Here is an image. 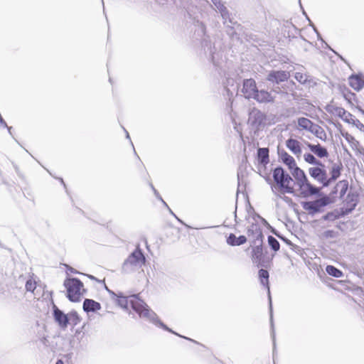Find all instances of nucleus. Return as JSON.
I'll list each match as a JSON object with an SVG mask.
<instances>
[{"instance_id":"22","label":"nucleus","mask_w":364,"mask_h":364,"mask_svg":"<svg viewBox=\"0 0 364 364\" xmlns=\"http://www.w3.org/2000/svg\"><path fill=\"white\" fill-rule=\"evenodd\" d=\"M341 135L348 141V143L350 144V147L353 150H356L360 154H364L363 152L364 151V148H360V142L358 140H356L353 136L350 135L346 131H341Z\"/></svg>"},{"instance_id":"13","label":"nucleus","mask_w":364,"mask_h":364,"mask_svg":"<svg viewBox=\"0 0 364 364\" xmlns=\"http://www.w3.org/2000/svg\"><path fill=\"white\" fill-rule=\"evenodd\" d=\"M289 77V73L286 70H272L268 73L266 77V80L274 84L279 85L287 81Z\"/></svg>"},{"instance_id":"40","label":"nucleus","mask_w":364,"mask_h":364,"mask_svg":"<svg viewBox=\"0 0 364 364\" xmlns=\"http://www.w3.org/2000/svg\"><path fill=\"white\" fill-rule=\"evenodd\" d=\"M337 219H339V217L338 215V209H334L332 211H329L326 214H325L322 216V220H323L334 221Z\"/></svg>"},{"instance_id":"51","label":"nucleus","mask_w":364,"mask_h":364,"mask_svg":"<svg viewBox=\"0 0 364 364\" xmlns=\"http://www.w3.org/2000/svg\"><path fill=\"white\" fill-rule=\"evenodd\" d=\"M264 226L267 228L273 235L277 237L279 235V232L272 226L268 222H264Z\"/></svg>"},{"instance_id":"58","label":"nucleus","mask_w":364,"mask_h":364,"mask_svg":"<svg viewBox=\"0 0 364 364\" xmlns=\"http://www.w3.org/2000/svg\"><path fill=\"white\" fill-rule=\"evenodd\" d=\"M228 23L229 25L234 26L235 27H237V28H242L241 25L240 23H238L237 21H233V19L232 18H229V19L228 21Z\"/></svg>"},{"instance_id":"8","label":"nucleus","mask_w":364,"mask_h":364,"mask_svg":"<svg viewBox=\"0 0 364 364\" xmlns=\"http://www.w3.org/2000/svg\"><path fill=\"white\" fill-rule=\"evenodd\" d=\"M267 121V115L261 110L253 108L249 112L248 122L255 129V132H257L265 127Z\"/></svg>"},{"instance_id":"27","label":"nucleus","mask_w":364,"mask_h":364,"mask_svg":"<svg viewBox=\"0 0 364 364\" xmlns=\"http://www.w3.org/2000/svg\"><path fill=\"white\" fill-rule=\"evenodd\" d=\"M180 229L171 224L167 225L165 228L166 236L172 242L178 240L180 238Z\"/></svg>"},{"instance_id":"28","label":"nucleus","mask_w":364,"mask_h":364,"mask_svg":"<svg viewBox=\"0 0 364 364\" xmlns=\"http://www.w3.org/2000/svg\"><path fill=\"white\" fill-rule=\"evenodd\" d=\"M291 174L296 181V185L307 178L304 170L299 168L297 164L289 169Z\"/></svg>"},{"instance_id":"21","label":"nucleus","mask_w":364,"mask_h":364,"mask_svg":"<svg viewBox=\"0 0 364 364\" xmlns=\"http://www.w3.org/2000/svg\"><path fill=\"white\" fill-rule=\"evenodd\" d=\"M269 150L268 148L259 147L257 151V161L259 166L266 167L269 162Z\"/></svg>"},{"instance_id":"35","label":"nucleus","mask_w":364,"mask_h":364,"mask_svg":"<svg viewBox=\"0 0 364 364\" xmlns=\"http://www.w3.org/2000/svg\"><path fill=\"white\" fill-rule=\"evenodd\" d=\"M267 242L269 248L274 252H277L280 249V244L279 241L272 235H268Z\"/></svg>"},{"instance_id":"48","label":"nucleus","mask_w":364,"mask_h":364,"mask_svg":"<svg viewBox=\"0 0 364 364\" xmlns=\"http://www.w3.org/2000/svg\"><path fill=\"white\" fill-rule=\"evenodd\" d=\"M349 124H352L360 131L364 132V124L361 123L358 119H355V117L352 118Z\"/></svg>"},{"instance_id":"14","label":"nucleus","mask_w":364,"mask_h":364,"mask_svg":"<svg viewBox=\"0 0 364 364\" xmlns=\"http://www.w3.org/2000/svg\"><path fill=\"white\" fill-rule=\"evenodd\" d=\"M327 112L331 114H336L339 118L346 123H350L354 116L346 111L344 108L328 104L325 107Z\"/></svg>"},{"instance_id":"60","label":"nucleus","mask_w":364,"mask_h":364,"mask_svg":"<svg viewBox=\"0 0 364 364\" xmlns=\"http://www.w3.org/2000/svg\"><path fill=\"white\" fill-rule=\"evenodd\" d=\"M291 245H289V247L291 250H293L294 252L298 253L299 252L301 251V247L295 244H294L293 242H291Z\"/></svg>"},{"instance_id":"42","label":"nucleus","mask_w":364,"mask_h":364,"mask_svg":"<svg viewBox=\"0 0 364 364\" xmlns=\"http://www.w3.org/2000/svg\"><path fill=\"white\" fill-rule=\"evenodd\" d=\"M253 239L250 240V243L255 242V244L263 245L264 236L261 228L259 231L253 236Z\"/></svg>"},{"instance_id":"53","label":"nucleus","mask_w":364,"mask_h":364,"mask_svg":"<svg viewBox=\"0 0 364 364\" xmlns=\"http://www.w3.org/2000/svg\"><path fill=\"white\" fill-rule=\"evenodd\" d=\"M221 16L223 18V19L224 20V25L227 24L228 23V21L229 19V18H230V14L228 12V11L226 9V8H224V9H223L221 11Z\"/></svg>"},{"instance_id":"3","label":"nucleus","mask_w":364,"mask_h":364,"mask_svg":"<svg viewBox=\"0 0 364 364\" xmlns=\"http://www.w3.org/2000/svg\"><path fill=\"white\" fill-rule=\"evenodd\" d=\"M63 286L66 289V297L74 303L80 302L87 290L84 289L83 282L77 277H67Z\"/></svg>"},{"instance_id":"64","label":"nucleus","mask_w":364,"mask_h":364,"mask_svg":"<svg viewBox=\"0 0 364 364\" xmlns=\"http://www.w3.org/2000/svg\"><path fill=\"white\" fill-rule=\"evenodd\" d=\"M277 196L280 197L281 198H282L285 202L287 203H289V202H291V198H290L288 196H280L279 195H277Z\"/></svg>"},{"instance_id":"33","label":"nucleus","mask_w":364,"mask_h":364,"mask_svg":"<svg viewBox=\"0 0 364 364\" xmlns=\"http://www.w3.org/2000/svg\"><path fill=\"white\" fill-rule=\"evenodd\" d=\"M326 272L333 277L340 278L343 276V272L338 268L336 267L333 265H327L326 267Z\"/></svg>"},{"instance_id":"5","label":"nucleus","mask_w":364,"mask_h":364,"mask_svg":"<svg viewBox=\"0 0 364 364\" xmlns=\"http://www.w3.org/2000/svg\"><path fill=\"white\" fill-rule=\"evenodd\" d=\"M258 277L260 284L264 287L267 290V296H268V304H269V323L271 327V336L273 341V353L276 349V341H275V331H274V326L273 321V307H272V301L270 293V286H269V273L268 270L265 267H261V269L258 271Z\"/></svg>"},{"instance_id":"59","label":"nucleus","mask_w":364,"mask_h":364,"mask_svg":"<svg viewBox=\"0 0 364 364\" xmlns=\"http://www.w3.org/2000/svg\"><path fill=\"white\" fill-rule=\"evenodd\" d=\"M299 6L301 8V10L302 11V14L306 17V20L310 23V21H311L309 18V17L308 16L306 12L305 11V10L301 4V0H299Z\"/></svg>"},{"instance_id":"18","label":"nucleus","mask_w":364,"mask_h":364,"mask_svg":"<svg viewBox=\"0 0 364 364\" xmlns=\"http://www.w3.org/2000/svg\"><path fill=\"white\" fill-rule=\"evenodd\" d=\"M349 85L355 91L359 92L364 87V75L353 73L348 77Z\"/></svg>"},{"instance_id":"7","label":"nucleus","mask_w":364,"mask_h":364,"mask_svg":"<svg viewBox=\"0 0 364 364\" xmlns=\"http://www.w3.org/2000/svg\"><path fill=\"white\" fill-rule=\"evenodd\" d=\"M298 126L300 129H304L313 134L317 138L322 141L326 140V134L323 129L319 125L315 124L308 118L301 117L297 119Z\"/></svg>"},{"instance_id":"43","label":"nucleus","mask_w":364,"mask_h":364,"mask_svg":"<svg viewBox=\"0 0 364 364\" xmlns=\"http://www.w3.org/2000/svg\"><path fill=\"white\" fill-rule=\"evenodd\" d=\"M337 186H341L340 191V198H342L346 194V192L348 189V182L347 180H342L337 183Z\"/></svg>"},{"instance_id":"36","label":"nucleus","mask_w":364,"mask_h":364,"mask_svg":"<svg viewBox=\"0 0 364 364\" xmlns=\"http://www.w3.org/2000/svg\"><path fill=\"white\" fill-rule=\"evenodd\" d=\"M68 316L69 324L73 325V326H75L81 321V317L75 310H73L70 313H68Z\"/></svg>"},{"instance_id":"55","label":"nucleus","mask_w":364,"mask_h":364,"mask_svg":"<svg viewBox=\"0 0 364 364\" xmlns=\"http://www.w3.org/2000/svg\"><path fill=\"white\" fill-rule=\"evenodd\" d=\"M277 237L281 240L282 241H283L285 244H287L289 247V245H291V241L290 240H289L287 237H285L284 235H282V233H279V235L277 236Z\"/></svg>"},{"instance_id":"11","label":"nucleus","mask_w":364,"mask_h":364,"mask_svg":"<svg viewBox=\"0 0 364 364\" xmlns=\"http://www.w3.org/2000/svg\"><path fill=\"white\" fill-rule=\"evenodd\" d=\"M309 173L311 177L321 183L323 187L330 186V182L327 180V171L326 166H315L309 168Z\"/></svg>"},{"instance_id":"38","label":"nucleus","mask_w":364,"mask_h":364,"mask_svg":"<svg viewBox=\"0 0 364 364\" xmlns=\"http://www.w3.org/2000/svg\"><path fill=\"white\" fill-rule=\"evenodd\" d=\"M226 27V33L231 38H239L237 30H240L241 28H237L234 26L229 25L228 23L225 25Z\"/></svg>"},{"instance_id":"9","label":"nucleus","mask_w":364,"mask_h":364,"mask_svg":"<svg viewBox=\"0 0 364 364\" xmlns=\"http://www.w3.org/2000/svg\"><path fill=\"white\" fill-rule=\"evenodd\" d=\"M146 314H148V316L146 317V318L149 320L151 323L156 326L157 327L161 328L164 331H168L173 335H176V336L193 342L196 344H200L198 341L188 337L182 336L178 333L176 332L175 331H173V329L170 328L166 324H165L162 321H161L157 314L151 309L150 310V311H146Z\"/></svg>"},{"instance_id":"10","label":"nucleus","mask_w":364,"mask_h":364,"mask_svg":"<svg viewBox=\"0 0 364 364\" xmlns=\"http://www.w3.org/2000/svg\"><path fill=\"white\" fill-rule=\"evenodd\" d=\"M199 31L202 33L203 38L201 40V46L204 49L205 53H208L209 55V59L213 65H216L215 60V46L212 45L210 41L209 40V37L206 36V27L203 23H200L199 26Z\"/></svg>"},{"instance_id":"24","label":"nucleus","mask_w":364,"mask_h":364,"mask_svg":"<svg viewBox=\"0 0 364 364\" xmlns=\"http://www.w3.org/2000/svg\"><path fill=\"white\" fill-rule=\"evenodd\" d=\"M277 153L279 159L288 167L289 169L296 164L294 157L289 155L284 149H278Z\"/></svg>"},{"instance_id":"47","label":"nucleus","mask_w":364,"mask_h":364,"mask_svg":"<svg viewBox=\"0 0 364 364\" xmlns=\"http://www.w3.org/2000/svg\"><path fill=\"white\" fill-rule=\"evenodd\" d=\"M25 288L27 291L33 292L36 288V284L31 279H27L25 284Z\"/></svg>"},{"instance_id":"49","label":"nucleus","mask_w":364,"mask_h":364,"mask_svg":"<svg viewBox=\"0 0 364 364\" xmlns=\"http://www.w3.org/2000/svg\"><path fill=\"white\" fill-rule=\"evenodd\" d=\"M337 236V233L333 230H327L323 232V237L325 238H335Z\"/></svg>"},{"instance_id":"1","label":"nucleus","mask_w":364,"mask_h":364,"mask_svg":"<svg viewBox=\"0 0 364 364\" xmlns=\"http://www.w3.org/2000/svg\"><path fill=\"white\" fill-rule=\"evenodd\" d=\"M117 304L123 309L128 311L129 306L136 312L140 318H145L148 316L146 311H150L151 308L141 299L139 294H132L128 296L119 292L114 299Z\"/></svg>"},{"instance_id":"57","label":"nucleus","mask_w":364,"mask_h":364,"mask_svg":"<svg viewBox=\"0 0 364 364\" xmlns=\"http://www.w3.org/2000/svg\"><path fill=\"white\" fill-rule=\"evenodd\" d=\"M66 269H67L68 272H70L72 274H82L70 265H66Z\"/></svg>"},{"instance_id":"20","label":"nucleus","mask_w":364,"mask_h":364,"mask_svg":"<svg viewBox=\"0 0 364 364\" xmlns=\"http://www.w3.org/2000/svg\"><path fill=\"white\" fill-rule=\"evenodd\" d=\"M306 146L309 149L314 153L318 158H324L328 156V152L325 146H321L320 144H313L309 142H306Z\"/></svg>"},{"instance_id":"46","label":"nucleus","mask_w":364,"mask_h":364,"mask_svg":"<svg viewBox=\"0 0 364 364\" xmlns=\"http://www.w3.org/2000/svg\"><path fill=\"white\" fill-rule=\"evenodd\" d=\"M294 78L301 84L305 85L308 82V76L306 74L296 72L294 75Z\"/></svg>"},{"instance_id":"2","label":"nucleus","mask_w":364,"mask_h":364,"mask_svg":"<svg viewBox=\"0 0 364 364\" xmlns=\"http://www.w3.org/2000/svg\"><path fill=\"white\" fill-rule=\"evenodd\" d=\"M146 257L140 245L137 244L135 249L129 255L124 261L122 271L124 273H131L146 264Z\"/></svg>"},{"instance_id":"17","label":"nucleus","mask_w":364,"mask_h":364,"mask_svg":"<svg viewBox=\"0 0 364 364\" xmlns=\"http://www.w3.org/2000/svg\"><path fill=\"white\" fill-rule=\"evenodd\" d=\"M301 205L303 209L307 211L308 214L311 216L324 211L323 208L318 199L311 201H303L301 203Z\"/></svg>"},{"instance_id":"34","label":"nucleus","mask_w":364,"mask_h":364,"mask_svg":"<svg viewBox=\"0 0 364 364\" xmlns=\"http://www.w3.org/2000/svg\"><path fill=\"white\" fill-rule=\"evenodd\" d=\"M304 161L311 165H314L316 166H323V164L318 160L314 154L311 153H306L304 154Z\"/></svg>"},{"instance_id":"19","label":"nucleus","mask_w":364,"mask_h":364,"mask_svg":"<svg viewBox=\"0 0 364 364\" xmlns=\"http://www.w3.org/2000/svg\"><path fill=\"white\" fill-rule=\"evenodd\" d=\"M253 100L259 103H269L274 102V97L272 96L271 93L264 89L257 90Z\"/></svg>"},{"instance_id":"63","label":"nucleus","mask_w":364,"mask_h":364,"mask_svg":"<svg viewBox=\"0 0 364 364\" xmlns=\"http://www.w3.org/2000/svg\"><path fill=\"white\" fill-rule=\"evenodd\" d=\"M107 292L111 296L112 299H114L118 294H116L114 291H113L111 289H107Z\"/></svg>"},{"instance_id":"25","label":"nucleus","mask_w":364,"mask_h":364,"mask_svg":"<svg viewBox=\"0 0 364 364\" xmlns=\"http://www.w3.org/2000/svg\"><path fill=\"white\" fill-rule=\"evenodd\" d=\"M102 308L100 303L92 299H85L83 301L82 309L86 313L92 312L95 313L100 310Z\"/></svg>"},{"instance_id":"32","label":"nucleus","mask_w":364,"mask_h":364,"mask_svg":"<svg viewBox=\"0 0 364 364\" xmlns=\"http://www.w3.org/2000/svg\"><path fill=\"white\" fill-rule=\"evenodd\" d=\"M340 89L342 96L349 104L352 105L353 100L356 101V95L346 86L341 87Z\"/></svg>"},{"instance_id":"4","label":"nucleus","mask_w":364,"mask_h":364,"mask_svg":"<svg viewBox=\"0 0 364 364\" xmlns=\"http://www.w3.org/2000/svg\"><path fill=\"white\" fill-rule=\"evenodd\" d=\"M272 173L273 181L279 188L282 193H294V188L290 185L293 179L282 166H277L273 168Z\"/></svg>"},{"instance_id":"29","label":"nucleus","mask_w":364,"mask_h":364,"mask_svg":"<svg viewBox=\"0 0 364 364\" xmlns=\"http://www.w3.org/2000/svg\"><path fill=\"white\" fill-rule=\"evenodd\" d=\"M343 170V165L341 162L339 164H333L331 170L330 174L331 176L329 178L327 177V180L330 182V185L336 181L341 176V171Z\"/></svg>"},{"instance_id":"16","label":"nucleus","mask_w":364,"mask_h":364,"mask_svg":"<svg viewBox=\"0 0 364 364\" xmlns=\"http://www.w3.org/2000/svg\"><path fill=\"white\" fill-rule=\"evenodd\" d=\"M53 316L54 321L58 323V326L65 330L69 324L68 314H65L63 310L58 308L56 306L53 307Z\"/></svg>"},{"instance_id":"23","label":"nucleus","mask_w":364,"mask_h":364,"mask_svg":"<svg viewBox=\"0 0 364 364\" xmlns=\"http://www.w3.org/2000/svg\"><path fill=\"white\" fill-rule=\"evenodd\" d=\"M247 239L245 235H241L236 236L234 233H230L226 237V242L228 245L232 247L240 246L247 242Z\"/></svg>"},{"instance_id":"52","label":"nucleus","mask_w":364,"mask_h":364,"mask_svg":"<svg viewBox=\"0 0 364 364\" xmlns=\"http://www.w3.org/2000/svg\"><path fill=\"white\" fill-rule=\"evenodd\" d=\"M264 226L267 228L273 235L277 237L279 235V232L272 226L268 222H264Z\"/></svg>"},{"instance_id":"62","label":"nucleus","mask_w":364,"mask_h":364,"mask_svg":"<svg viewBox=\"0 0 364 364\" xmlns=\"http://www.w3.org/2000/svg\"><path fill=\"white\" fill-rule=\"evenodd\" d=\"M339 186H337V184L333 187V188L332 189V191H331L330 193V196H334L336 194H337L338 193V187Z\"/></svg>"},{"instance_id":"12","label":"nucleus","mask_w":364,"mask_h":364,"mask_svg":"<svg viewBox=\"0 0 364 364\" xmlns=\"http://www.w3.org/2000/svg\"><path fill=\"white\" fill-rule=\"evenodd\" d=\"M300 195L304 198H309L314 196H319L320 189L318 187L311 183L308 179H305L301 183L297 184Z\"/></svg>"},{"instance_id":"37","label":"nucleus","mask_w":364,"mask_h":364,"mask_svg":"<svg viewBox=\"0 0 364 364\" xmlns=\"http://www.w3.org/2000/svg\"><path fill=\"white\" fill-rule=\"evenodd\" d=\"M316 196L320 197L318 200H319L320 203L321 204V205L323 208L326 206H327L334 202V200L330 198V196L323 193L321 191H320L319 196Z\"/></svg>"},{"instance_id":"39","label":"nucleus","mask_w":364,"mask_h":364,"mask_svg":"<svg viewBox=\"0 0 364 364\" xmlns=\"http://www.w3.org/2000/svg\"><path fill=\"white\" fill-rule=\"evenodd\" d=\"M235 86V80L233 78L228 77L226 79V82H224V87L227 92V95L229 97H232L233 96V92L230 90L229 87Z\"/></svg>"},{"instance_id":"54","label":"nucleus","mask_w":364,"mask_h":364,"mask_svg":"<svg viewBox=\"0 0 364 364\" xmlns=\"http://www.w3.org/2000/svg\"><path fill=\"white\" fill-rule=\"evenodd\" d=\"M168 212L171 215H172L180 223L186 226L187 228H191V227L186 223H185L181 219H180L173 211L172 210L168 208Z\"/></svg>"},{"instance_id":"15","label":"nucleus","mask_w":364,"mask_h":364,"mask_svg":"<svg viewBox=\"0 0 364 364\" xmlns=\"http://www.w3.org/2000/svg\"><path fill=\"white\" fill-rule=\"evenodd\" d=\"M257 90L256 81L253 78H247L242 80L241 91L246 99H253Z\"/></svg>"},{"instance_id":"61","label":"nucleus","mask_w":364,"mask_h":364,"mask_svg":"<svg viewBox=\"0 0 364 364\" xmlns=\"http://www.w3.org/2000/svg\"><path fill=\"white\" fill-rule=\"evenodd\" d=\"M265 181L267 182L268 184L271 185V188L272 191H274V186L272 185V181L269 176L264 177Z\"/></svg>"},{"instance_id":"45","label":"nucleus","mask_w":364,"mask_h":364,"mask_svg":"<svg viewBox=\"0 0 364 364\" xmlns=\"http://www.w3.org/2000/svg\"><path fill=\"white\" fill-rule=\"evenodd\" d=\"M146 176H148V173H146L145 176L143 177L144 180L148 183L149 187L151 188L155 197L159 200H162V197L159 194V191L155 188L153 183L148 179V178Z\"/></svg>"},{"instance_id":"44","label":"nucleus","mask_w":364,"mask_h":364,"mask_svg":"<svg viewBox=\"0 0 364 364\" xmlns=\"http://www.w3.org/2000/svg\"><path fill=\"white\" fill-rule=\"evenodd\" d=\"M354 210V207L351 208L350 206L342 207L338 209V215L339 218L345 217L346 215H349Z\"/></svg>"},{"instance_id":"56","label":"nucleus","mask_w":364,"mask_h":364,"mask_svg":"<svg viewBox=\"0 0 364 364\" xmlns=\"http://www.w3.org/2000/svg\"><path fill=\"white\" fill-rule=\"evenodd\" d=\"M241 166H240L238 168V171H237V181H238V187L240 186V181L242 179L244 175L241 171ZM239 192V188L237 189V193Z\"/></svg>"},{"instance_id":"6","label":"nucleus","mask_w":364,"mask_h":364,"mask_svg":"<svg viewBox=\"0 0 364 364\" xmlns=\"http://www.w3.org/2000/svg\"><path fill=\"white\" fill-rule=\"evenodd\" d=\"M250 247L252 262L256 264L257 267L270 268L274 255H272V257H268L267 250L264 245L255 244V242H251Z\"/></svg>"},{"instance_id":"31","label":"nucleus","mask_w":364,"mask_h":364,"mask_svg":"<svg viewBox=\"0 0 364 364\" xmlns=\"http://www.w3.org/2000/svg\"><path fill=\"white\" fill-rule=\"evenodd\" d=\"M346 203L347 206H350L351 208L354 207L355 210L359 203L358 193L357 191H350L346 196Z\"/></svg>"},{"instance_id":"50","label":"nucleus","mask_w":364,"mask_h":364,"mask_svg":"<svg viewBox=\"0 0 364 364\" xmlns=\"http://www.w3.org/2000/svg\"><path fill=\"white\" fill-rule=\"evenodd\" d=\"M250 209L253 211L252 219L256 220L259 219L262 224L264 225V222H268L265 218H262L259 214L255 212L254 208L250 205Z\"/></svg>"},{"instance_id":"41","label":"nucleus","mask_w":364,"mask_h":364,"mask_svg":"<svg viewBox=\"0 0 364 364\" xmlns=\"http://www.w3.org/2000/svg\"><path fill=\"white\" fill-rule=\"evenodd\" d=\"M260 226L257 223H252L247 228V235L248 237H253L259 231Z\"/></svg>"},{"instance_id":"26","label":"nucleus","mask_w":364,"mask_h":364,"mask_svg":"<svg viewBox=\"0 0 364 364\" xmlns=\"http://www.w3.org/2000/svg\"><path fill=\"white\" fill-rule=\"evenodd\" d=\"M285 144L287 148L294 154L299 156L301 154V144L296 139L290 137L286 141Z\"/></svg>"},{"instance_id":"30","label":"nucleus","mask_w":364,"mask_h":364,"mask_svg":"<svg viewBox=\"0 0 364 364\" xmlns=\"http://www.w3.org/2000/svg\"><path fill=\"white\" fill-rule=\"evenodd\" d=\"M309 26L313 28L314 31L316 33L317 36V40L322 42L324 46H323V48L328 49L331 50L333 53H334L336 55L338 56L339 58H341L342 60L345 61V60L343 58L341 55H340L336 51H335L333 49H332L329 45L323 39L321 34L318 31L316 26L314 25V23L312 21H310Z\"/></svg>"}]
</instances>
